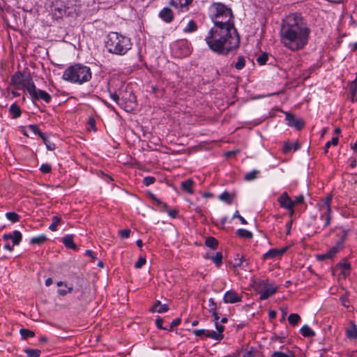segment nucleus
Listing matches in <instances>:
<instances>
[{"mask_svg": "<svg viewBox=\"0 0 357 357\" xmlns=\"http://www.w3.org/2000/svg\"><path fill=\"white\" fill-rule=\"evenodd\" d=\"M286 121L289 126L294 127L297 130H301L304 126V121L301 119H296L289 113H286Z\"/></svg>", "mask_w": 357, "mask_h": 357, "instance_id": "2eb2a0df", "label": "nucleus"}, {"mask_svg": "<svg viewBox=\"0 0 357 357\" xmlns=\"http://www.w3.org/2000/svg\"><path fill=\"white\" fill-rule=\"evenodd\" d=\"M289 247H284L281 249L273 248L269 250L263 255V259L266 260L268 259H274L276 257H282L288 250Z\"/></svg>", "mask_w": 357, "mask_h": 357, "instance_id": "4468645a", "label": "nucleus"}, {"mask_svg": "<svg viewBox=\"0 0 357 357\" xmlns=\"http://www.w3.org/2000/svg\"><path fill=\"white\" fill-rule=\"evenodd\" d=\"M108 91L110 98L121 106H124L126 110L132 109L135 105L136 97L131 91H126L125 94L122 93L121 90L117 93L112 88V83L108 84Z\"/></svg>", "mask_w": 357, "mask_h": 357, "instance_id": "423d86ee", "label": "nucleus"}, {"mask_svg": "<svg viewBox=\"0 0 357 357\" xmlns=\"http://www.w3.org/2000/svg\"><path fill=\"white\" fill-rule=\"evenodd\" d=\"M339 142V139L337 137H334L332 138L331 141H328L326 143L325 147H324V153H327L328 151V149L331 147V145L337 146Z\"/></svg>", "mask_w": 357, "mask_h": 357, "instance_id": "79ce46f5", "label": "nucleus"}, {"mask_svg": "<svg viewBox=\"0 0 357 357\" xmlns=\"http://www.w3.org/2000/svg\"><path fill=\"white\" fill-rule=\"evenodd\" d=\"M20 333L22 337L24 339H26L28 337H34V335H35V333L33 331H30L26 328L20 329Z\"/></svg>", "mask_w": 357, "mask_h": 357, "instance_id": "c03bdc74", "label": "nucleus"}, {"mask_svg": "<svg viewBox=\"0 0 357 357\" xmlns=\"http://www.w3.org/2000/svg\"><path fill=\"white\" fill-rule=\"evenodd\" d=\"M236 234L241 238L250 239L252 238V233L245 229H238L236 230Z\"/></svg>", "mask_w": 357, "mask_h": 357, "instance_id": "c85d7f7f", "label": "nucleus"}, {"mask_svg": "<svg viewBox=\"0 0 357 357\" xmlns=\"http://www.w3.org/2000/svg\"><path fill=\"white\" fill-rule=\"evenodd\" d=\"M44 142V144H45L47 149L50 151H53L56 148V146L55 144L53 143V142H51L47 137L45 135H44V138H41Z\"/></svg>", "mask_w": 357, "mask_h": 357, "instance_id": "49530a36", "label": "nucleus"}, {"mask_svg": "<svg viewBox=\"0 0 357 357\" xmlns=\"http://www.w3.org/2000/svg\"><path fill=\"white\" fill-rule=\"evenodd\" d=\"M208 15L214 26L235 28L231 9L225 4L213 3L208 8Z\"/></svg>", "mask_w": 357, "mask_h": 357, "instance_id": "7ed1b4c3", "label": "nucleus"}, {"mask_svg": "<svg viewBox=\"0 0 357 357\" xmlns=\"http://www.w3.org/2000/svg\"><path fill=\"white\" fill-rule=\"evenodd\" d=\"M277 313L275 310H270L268 312V317L271 319H274L276 317Z\"/></svg>", "mask_w": 357, "mask_h": 357, "instance_id": "774afa93", "label": "nucleus"}, {"mask_svg": "<svg viewBox=\"0 0 357 357\" xmlns=\"http://www.w3.org/2000/svg\"><path fill=\"white\" fill-rule=\"evenodd\" d=\"M301 321V317L298 314L292 313L288 317V321L292 326L297 325Z\"/></svg>", "mask_w": 357, "mask_h": 357, "instance_id": "e433bc0d", "label": "nucleus"}, {"mask_svg": "<svg viewBox=\"0 0 357 357\" xmlns=\"http://www.w3.org/2000/svg\"><path fill=\"white\" fill-rule=\"evenodd\" d=\"M119 234L121 238H128L130 236V230L128 229L121 230L119 231Z\"/></svg>", "mask_w": 357, "mask_h": 357, "instance_id": "bf43d9fd", "label": "nucleus"}, {"mask_svg": "<svg viewBox=\"0 0 357 357\" xmlns=\"http://www.w3.org/2000/svg\"><path fill=\"white\" fill-rule=\"evenodd\" d=\"M271 357H295L293 352L288 351L287 353H283L280 351H275L273 352Z\"/></svg>", "mask_w": 357, "mask_h": 357, "instance_id": "a19ab883", "label": "nucleus"}, {"mask_svg": "<svg viewBox=\"0 0 357 357\" xmlns=\"http://www.w3.org/2000/svg\"><path fill=\"white\" fill-rule=\"evenodd\" d=\"M162 323H163V319L162 318H160V317H158L156 319H155V325L156 326L160 328V329H162V330H165V327L162 326Z\"/></svg>", "mask_w": 357, "mask_h": 357, "instance_id": "0e129e2a", "label": "nucleus"}, {"mask_svg": "<svg viewBox=\"0 0 357 357\" xmlns=\"http://www.w3.org/2000/svg\"><path fill=\"white\" fill-rule=\"evenodd\" d=\"M224 326L218 327V331H210L207 329H196L193 331V334L197 337H208L215 340L220 341L223 339Z\"/></svg>", "mask_w": 357, "mask_h": 357, "instance_id": "9b49d317", "label": "nucleus"}, {"mask_svg": "<svg viewBox=\"0 0 357 357\" xmlns=\"http://www.w3.org/2000/svg\"><path fill=\"white\" fill-rule=\"evenodd\" d=\"M11 240L13 241V245H17L22 241V234L17 231L15 230L13 234H11Z\"/></svg>", "mask_w": 357, "mask_h": 357, "instance_id": "7c9ffc66", "label": "nucleus"}, {"mask_svg": "<svg viewBox=\"0 0 357 357\" xmlns=\"http://www.w3.org/2000/svg\"><path fill=\"white\" fill-rule=\"evenodd\" d=\"M146 258L144 257H139L137 261L135 264V268H141L146 264Z\"/></svg>", "mask_w": 357, "mask_h": 357, "instance_id": "603ef678", "label": "nucleus"}, {"mask_svg": "<svg viewBox=\"0 0 357 357\" xmlns=\"http://www.w3.org/2000/svg\"><path fill=\"white\" fill-rule=\"evenodd\" d=\"M255 285L257 291H259L261 289H264V291L259 292V298L261 301L266 300L271 296L273 295L278 289L276 286L273 284H269L268 280H259L255 282Z\"/></svg>", "mask_w": 357, "mask_h": 357, "instance_id": "1a4fd4ad", "label": "nucleus"}, {"mask_svg": "<svg viewBox=\"0 0 357 357\" xmlns=\"http://www.w3.org/2000/svg\"><path fill=\"white\" fill-rule=\"evenodd\" d=\"M346 335L348 338L357 339V326L354 322H351V327L346 331Z\"/></svg>", "mask_w": 357, "mask_h": 357, "instance_id": "393cba45", "label": "nucleus"}, {"mask_svg": "<svg viewBox=\"0 0 357 357\" xmlns=\"http://www.w3.org/2000/svg\"><path fill=\"white\" fill-rule=\"evenodd\" d=\"M310 30L300 14L287 15L281 24L280 42L288 50L296 52L303 50L308 43Z\"/></svg>", "mask_w": 357, "mask_h": 357, "instance_id": "f257e3e1", "label": "nucleus"}, {"mask_svg": "<svg viewBox=\"0 0 357 357\" xmlns=\"http://www.w3.org/2000/svg\"><path fill=\"white\" fill-rule=\"evenodd\" d=\"M169 310V307L167 304L161 305L156 309H151V311L152 312H158V313H163L167 312Z\"/></svg>", "mask_w": 357, "mask_h": 357, "instance_id": "de8ad7c7", "label": "nucleus"}, {"mask_svg": "<svg viewBox=\"0 0 357 357\" xmlns=\"http://www.w3.org/2000/svg\"><path fill=\"white\" fill-rule=\"evenodd\" d=\"M197 29V26L194 20H190L187 26L183 29L185 33H192Z\"/></svg>", "mask_w": 357, "mask_h": 357, "instance_id": "4c0bfd02", "label": "nucleus"}, {"mask_svg": "<svg viewBox=\"0 0 357 357\" xmlns=\"http://www.w3.org/2000/svg\"><path fill=\"white\" fill-rule=\"evenodd\" d=\"M259 174V170L253 169L252 171L247 173L245 175L244 179L247 181H252L258 177Z\"/></svg>", "mask_w": 357, "mask_h": 357, "instance_id": "f704fd0d", "label": "nucleus"}, {"mask_svg": "<svg viewBox=\"0 0 357 357\" xmlns=\"http://www.w3.org/2000/svg\"><path fill=\"white\" fill-rule=\"evenodd\" d=\"M205 244L207 247L215 250L218 245V241L214 237L210 236L206 239Z\"/></svg>", "mask_w": 357, "mask_h": 357, "instance_id": "2f4dec72", "label": "nucleus"}, {"mask_svg": "<svg viewBox=\"0 0 357 357\" xmlns=\"http://www.w3.org/2000/svg\"><path fill=\"white\" fill-rule=\"evenodd\" d=\"M47 240L45 235L42 234L38 236H35L31 238L30 243L34 245H40L43 243Z\"/></svg>", "mask_w": 357, "mask_h": 357, "instance_id": "c9c22d12", "label": "nucleus"}, {"mask_svg": "<svg viewBox=\"0 0 357 357\" xmlns=\"http://www.w3.org/2000/svg\"><path fill=\"white\" fill-rule=\"evenodd\" d=\"M217 305L213 298L208 299V310L212 312L216 311Z\"/></svg>", "mask_w": 357, "mask_h": 357, "instance_id": "5fc2aeb1", "label": "nucleus"}, {"mask_svg": "<svg viewBox=\"0 0 357 357\" xmlns=\"http://www.w3.org/2000/svg\"><path fill=\"white\" fill-rule=\"evenodd\" d=\"M10 84L17 90H26L29 94H34L33 89L36 86L31 76L20 71L15 73L10 79Z\"/></svg>", "mask_w": 357, "mask_h": 357, "instance_id": "0eeeda50", "label": "nucleus"}, {"mask_svg": "<svg viewBox=\"0 0 357 357\" xmlns=\"http://www.w3.org/2000/svg\"><path fill=\"white\" fill-rule=\"evenodd\" d=\"M33 93V95L32 93L29 94L33 101L38 100L40 99L44 100L46 103H49L51 101V96L45 91L40 89L38 90L36 89V86L34 87Z\"/></svg>", "mask_w": 357, "mask_h": 357, "instance_id": "ddd939ff", "label": "nucleus"}, {"mask_svg": "<svg viewBox=\"0 0 357 357\" xmlns=\"http://www.w3.org/2000/svg\"><path fill=\"white\" fill-rule=\"evenodd\" d=\"M293 220L290 219L285 225V227L287 229L286 235H289L291 234V229L292 227Z\"/></svg>", "mask_w": 357, "mask_h": 357, "instance_id": "052dcab7", "label": "nucleus"}, {"mask_svg": "<svg viewBox=\"0 0 357 357\" xmlns=\"http://www.w3.org/2000/svg\"><path fill=\"white\" fill-rule=\"evenodd\" d=\"M105 46L110 53L123 55L132 47L130 39L117 32H109L107 36Z\"/></svg>", "mask_w": 357, "mask_h": 357, "instance_id": "39448f33", "label": "nucleus"}, {"mask_svg": "<svg viewBox=\"0 0 357 357\" xmlns=\"http://www.w3.org/2000/svg\"><path fill=\"white\" fill-rule=\"evenodd\" d=\"M151 198L155 202V205L158 207L162 204V202L158 199L153 194L151 195Z\"/></svg>", "mask_w": 357, "mask_h": 357, "instance_id": "69168bd1", "label": "nucleus"}, {"mask_svg": "<svg viewBox=\"0 0 357 357\" xmlns=\"http://www.w3.org/2000/svg\"><path fill=\"white\" fill-rule=\"evenodd\" d=\"M278 202L282 208L291 209L294 208L293 200L289 196L287 192H284L278 199Z\"/></svg>", "mask_w": 357, "mask_h": 357, "instance_id": "f3484780", "label": "nucleus"}, {"mask_svg": "<svg viewBox=\"0 0 357 357\" xmlns=\"http://www.w3.org/2000/svg\"><path fill=\"white\" fill-rule=\"evenodd\" d=\"M181 319L180 318H176L174 319L170 324V326L169 328L166 327L164 328L165 330L171 331L173 330V328L177 326H178L181 324Z\"/></svg>", "mask_w": 357, "mask_h": 357, "instance_id": "09e8293b", "label": "nucleus"}, {"mask_svg": "<svg viewBox=\"0 0 357 357\" xmlns=\"http://www.w3.org/2000/svg\"><path fill=\"white\" fill-rule=\"evenodd\" d=\"M342 248V241L337 242L335 245L333 246L330 250H328L326 252V257H328L329 259H331Z\"/></svg>", "mask_w": 357, "mask_h": 357, "instance_id": "a878e982", "label": "nucleus"}, {"mask_svg": "<svg viewBox=\"0 0 357 357\" xmlns=\"http://www.w3.org/2000/svg\"><path fill=\"white\" fill-rule=\"evenodd\" d=\"M29 129L33 133L38 135L40 138H44L45 134L42 132L36 125L31 124L29 126Z\"/></svg>", "mask_w": 357, "mask_h": 357, "instance_id": "a18cd8bd", "label": "nucleus"}, {"mask_svg": "<svg viewBox=\"0 0 357 357\" xmlns=\"http://www.w3.org/2000/svg\"><path fill=\"white\" fill-rule=\"evenodd\" d=\"M52 16L54 18L58 20L62 18L66 13V7L61 5L60 6H54L52 10Z\"/></svg>", "mask_w": 357, "mask_h": 357, "instance_id": "6ab92c4d", "label": "nucleus"}, {"mask_svg": "<svg viewBox=\"0 0 357 357\" xmlns=\"http://www.w3.org/2000/svg\"><path fill=\"white\" fill-rule=\"evenodd\" d=\"M194 184L195 182L193 180L190 178L183 181L181 184V187L185 192L189 194H192L194 192Z\"/></svg>", "mask_w": 357, "mask_h": 357, "instance_id": "4be33fe9", "label": "nucleus"}, {"mask_svg": "<svg viewBox=\"0 0 357 357\" xmlns=\"http://www.w3.org/2000/svg\"><path fill=\"white\" fill-rule=\"evenodd\" d=\"M52 222L49 226V229L52 231H55L56 230L57 226L61 223V218L58 215L53 216L52 218Z\"/></svg>", "mask_w": 357, "mask_h": 357, "instance_id": "72a5a7b5", "label": "nucleus"}, {"mask_svg": "<svg viewBox=\"0 0 357 357\" xmlns=\"http://www.w3.org/2000/svg\"><path fill=\"white\" fill-rule=\"evenodd\" d=\"M337 268H339L341 270V274L344 277H347L350 274L351 265L350 263L344 261L342 263H338L337 264Z\"/></svg>", "mask_w": 357, "mask_h": 357, "instance_id": "5701e85b", "label": "nucleus"}, {"mask_svg": "<svg viewBox=\"0 0 357 357\" xmlns=\"http://www.w3.org/2000/svg\"><path fill=\"white\" fill-rule=\"evenodd\" d=\"M243 294H238L235 290L230 289L227 291L223 296L225 303L234 304L242 301Z\"/></svg>", "mask_w": 357, "mask_h": 357, "instance_id": "f8f14e48", "label": "nucleus"}, {"mask_svg": "<svg viewBox=\"0 0 357 357\" xmlns=\"http://www.w3.org/2000/svg\"><path fill=\"white\" fill-rule=\"evenodd\" d=\"M192 1V0H170L169 4L179 11L184 12L189 10Z\"/></svg>", "mask_w": 357, "mask_h": 357, "instance_id": "dca6fc26", "label": "nucleus"}, {"mask_svg": "<svg viewBox=\"0 0 357 357\" xmlns=\"http://www.w3.org/2000/svg\"><path fill=\"white\" fill-rule=\"evenodd\" d=\"M332 197H326L321 203L319 204V211L321 212L319 219L324 221L322 229L326 228L330 225L331 220V202Z\"/></svg>", "mask_w": 357, "mask_h": 357, "instance_id": "6e6552de", "label": "nucleus"}, {"mask_svg": "<svg viewBox=\"0 0 357 357\" xmlns=\"http://www.w3.org/2000/svg\"><path fill=\"white\" fill-rule=\"evenodd\" d=\"M40 170L41 171V172H43V174H48L50 172H51L52 171V167L49 164H47V163H44V164H42L40 167Z\"/></svg>", "mask_w": 357, "mask_h": 357, "instance_id": "3c124183", "label": "nucleus"}, {"mask_svg": "<svg viewBox=\"0 0 357 357\" xmlns=\"http://www.w3.org/2000/svg\"><path fill=\"white\" fill-rule=\"evenodd\" d=\"M172 51L176 57H185L190 54L192 47L187 40H180L175 42L172 47Z\"/></svg>", "mask_w": 357, "mask_h": 357, "instance_id": "9d476101", "label": "nucleus"}, {"mask_svg": "<svg viewBox=\"0 0 357 357\" xmlns=\"http://www.w3.org/2000/svg\"><path fill=\"white\" fill-rule=\"evenodd\" d=\"M234 198V195L231 194L227 191L223 192L218 196V199L220 201L224 202L228 204H230L232 203Z\"/></svg>", "mask_w": 357, "mask_h": 357, "instance_id": "b1692460", "label": "nucleus"}, {"mask_svg": "<svg viewBox=\"0 0 357 357\" xmlns=\"http://www.w3.org/2000/svg\"><path fill=\"white\" fill-rule=\"evenodd\" d=\"M166 211L168 215L172 218H175L178 213V211L176 209H169V208Z\"/></svg>", "mask_w": 357, "mask_h": 357, "instance_id": "680f3d73", "label": "nucleus"}, {"mask_svg": "<svg viewBox=\"0 0 357 357\" xmlns=\"http://www.w3.org/2000/svg\"><path fill=\"white\" fill-rule=\"evenodd\" d=\"M234 267H239L243 269H245L249 264V262L248 260L245 258L244 255L240 256L239 255H236V257L234 258Z\"/></svg>", "mask_w": 357, "mask_h": 357, "instance_id": "aec40b11", "label": "nucleus"}, {"mask_svg": "<svg viewBox=\"0 0 357 357\" xmlns=\"http://www.w3.org/2000/svg\"><path fill=\"white\" fill-rule=\"evenodd\" d=\"M304 202V197L302 195L296 196L293 200L294 206L296 204H302Z\"/></svg>", "mask_w": 357, "mask_h": 357, "instance_id": "13d9d810", "label": "nucleus"}, {"mask_svg": "<svg viewBox=\"0 0 357 357\" xmlns=\"http://www.w3.org/2000/svg\"><path fill=\"white\" fill-rule=\"evenodd\" d=\"M211 313H212V314H213V316L214 317V321H215V326H216V330L218 331V327L222 326V325H220L218 324V320H219L220 317H219V316H218V314L216 311L212 312Z\"/></svg>", "mask_w": 357, "mask_h": 357, "instance_id": "e2e57ef3", "label": "nucleus"}, {"mask_svg": "<svg viewBox=\"0 0 357 357\" xmlns=\"http://www.w3.org/2000/svg\"><path fill=\"white\" fill-rule=\"evenodd\" d=\"M300 146L297 143H291V142H286L284 144L283 152L287 153L291 150H297L298 149Z\"/></svg>", "mask_w": 357, "mask_h": 357, "instance_id": "473e14b6", "label": "nucleus"}, {"mask_svg": "<svg viewBox=\"0 0 357 357\" xmlns=\"http://www.w3.org/2000/svg\"><path fill=\"white\" fill-rule=\"evenodd\" d=\"M62 243L67 248L72 249L74 250L77 249V245L74 243L73 234H67L64 237H63Z\"/></svg>", "mask_w": 357, "mask_h": 357, "instance_id": "412c9836", "label": "nucleus"}, {"mask_svg": "<svg viewBox=\"0 0 357 357\" xmlns=\"http://www.w3.org/2000/svg\"><path fill=\"white\" fill-rule=\"evenodd\" d=\"M28 357H40L41 351L37 349H29L25 351Z\"/></svg>", "mask_w": 357, "mask_h": 357, "instance_id": "37998d69", "label": "nucleus"}, {"mask_svg": "<svg viewBox=\"0 0 357 357\" xmlns=\"http://www.w3.org/2000/svg\"><path fill=\"white\" fill-rule=\"evenodd\" d=\"M255 355L253 351H247L243 354V357H255Z\"/></svg>", "mask_w": 357, "mask_h": 357, "instance_id": "338daca9", "label": "nucleus"}, {"mask_svg": "<svg viewBox=\"0 0 357 357\" xmlns=\"http://www.w3.org/2000/svg\"><path fill=\"white\" fill-rule=\"evenodd\" d=\"M205 41L213 52L227 55L238 47L240 37L236 28L213 26L206 36Z\"/></svg>", "mask_w": 357, "mask_h": 357, "instance_id": "f03ea898", "label": "nucleus"}, {"mask_svg": "<svg viewBox=\"0 0 357 357\" xmlns=\"http://www.w3.org/2000/svg\"><path fill=\"white\" fill-rule=\"evenodd\" d=\"M159 17L165 22L169 23L174 20L172 10L167 7L164 8L160 13Z\"/></svg>", "mask_w": 357, "mask_h": 357, "instance_id": "a211bd4d", "label": "nucleus"}, {"mask_svg": "<svg viewBox=\"0 0 357 357\" xmlns=\"http://www.w3.org/2000/svg\"><path fill=\"white\" fill-rule=\"evenodd\" d=\"M233 218H238V219H239V220L241 221L242 225H247L248 224V222L245 220V219L239 214L238 211H236L234 213V214L233 215Z\"/></svg>", "mask_w": 357, "mask_h": 357, "instance_id": "4d7b16f0", "label": "nucleus"}, {"mask_svg": "<svg viewBox=\"0 0 357 357\" xmlns=\"http://www.w3.org/2000/svg\"><path fill=\"white\" fill-rule=\"evenodd\" d=\"M92 73L89 66L77 63L68 67L63 73L62 78L74 84H82L91 79Z\"/></svg>", "mask_w": 357, "mask_h": 357, "instance_id": "20e7f679", "label": "nucleus"}, {"mask_svg": "<svg viewBox=\"0 0 357 357\" xmlns=\"http://www.w3.org/2000/svg\"><path fill=\"white\" fill-rule=\"evenodd\" d=\"M222 253L221 252H217L214 256L211 257V260L217 267H220L222 264Z\"/></svg>", "mask_w": 357, "mask_h": 357, "instance_id": "c756f323", "label": "nucleus"}, {"mask_svg": "<svg viewBox=\"0 0 357 357\" xmlns=\"http://www.w3.org/2000/svg\"><path fill=\"white\" fill-rule=\"evenodd\" d=\"M349 91L351 95L356 94L357 93V77L351 82L349 86Z\"/></svg>", "mask_w": 357, "mask_h": 357, "instance_id": "8fccbe9b", "label": "nucleus"}, {"mask_svg": "<svg viewBox=\"0 0 357 357\" xmlns=\"http://www.w3.org/2000/svg\"><path fill=\"white\" fill-rule=\"evenodd\" d=\"M245 66V59L243 56H238L237 57V61L234 64V67L236 70H242Z\"/></svg>", "mask_w": 357, "mask_h": 357, "instance_id": "58836bf2", "label": "nucleus"}, {"mask_svg": "<svg viewBox=\"0 0 357 357\" xmlns=\"http://www.w3.org/2000/svg\"><path fill=\"white\" fill-rule=\"evenodd\" d=\"M300 332L303 337H314L315 335V333L307 325H304L301 328Z\"/></svg>", "mask_w": 357, "mask_h": 357, "instance_id": "cd10ccee", "label": "nucleus"}, {"mask_svg": "<svg viewBox=\"0 0 357 357\" xmlns=\"http://www.w3.org/2000/svg\"><path fill=\"white\" fill-rule=\"evenodd\" d=\"M6 217L13 223L19 222L20 219V216L15 212H8L6 213Z\"/></svg>", "mask_w": 357, "mask_h": 357, "instance_id": "ea45409f", "label": "nucleus"}, {"mask_svg": "<svg viewBox=\"0 0 357 357\" xmlns=\"http://www.w3.org/2000/svg\"><path fill=\"white\" fill-rule=\"evenodd\" d=\"M268 60V55L266 54H262L257 57V61L259 65H264Z\"/></svg>", "mask_w": 357, "mask_h": 357, "instance_id": "6e6d98bb", "label": "nucleus"}, {"mask_svg": "<svg viewBox=\"0 0 357 357\" xmlns=\"http://www.w3.org/2000/svg\"><path fill=\"white\" fill-rule=\"evenodd\" d=\"M9 112L13 119L18 118L22 113L20 107L15 103L10 105Z\"/></svg>", "mask_w": 357, "mask_h": 357, "instance_id": "bb28decb", "label": "nucleus"}, {"mask_svg": "<svg viewBox=\"0 0 357 357\" xmlns=\"http://www.w3.org/2000/svg\"><path fill=\"white\" fill-rule=\"evenodd\" d=\"M155 181V178L153 176H146L143 179V183L146 186H149L153 183H154Z\"/></svg>", "mask_w": 357, "mask_h": 357, "instance_id": "864d4df0", "label": "nucleus"}]
</instances>
